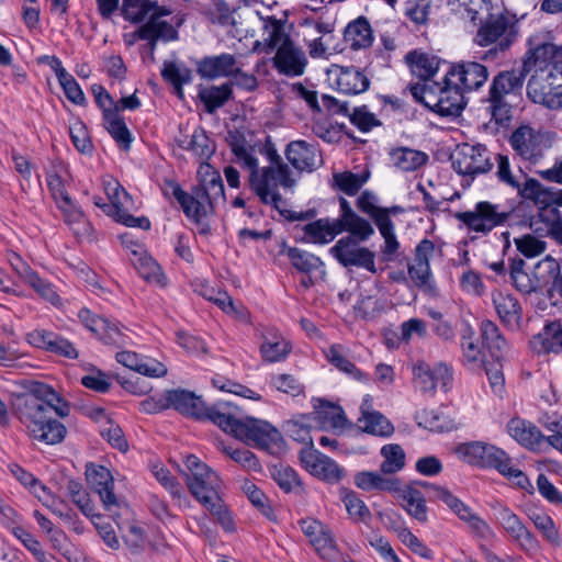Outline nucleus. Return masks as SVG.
<instances>
[{"label":"nucleus","instance_id":"f257e3e1","mask_svg":"<svg viewBox=\"0 0 562 562\" xmlns=\"http://www.w3.org/2000/svg\"><path fill=\"white\" fill-rule=\"evenodd\" d=\"M182 473L192 496L215 516L226 530H231L233 520L218 495L221 481L217 473L193 454L186 457Z\"/></svg>","mask_w":562,"mask_h":562},{"label":"nucleus","instance_id":"f03ea898","mask_svg":"<svg viewBox=\"0 0 562 562\" xmlns=\"http://www.w3.org/2000/svg\"><path fill=\"white\" fill-rule=\"evenodd\" d=\"M479 23L475 43L480 46H492L482 58L491 61L503 59L519 33L516 15L497 7Z\"/></svg>","mask_w":562,"mask_h":562},{"label":"nucleus","instance_id":"7ed1b4c3","mask_svg":"<svg viewBox=\"0 0 562 562\" xmlns=\"http://www.w3.org/2000/svg\"><path fill=\"white\" fill-rule=\"evenodd\" d=\"M215 425L235 438L252 442L262 449H270L272 446H279L282 442V436L276 427L268 422L256 418H237L228 402H226V409L215 415Z\"/></svg>","mask_w":562,"mask_h":562},{"label":"nucleus","instance_id":"20e7f679","mask_svg":"<svg viewBox=\"0 0 562 562\" xmlns=\"http://www.w3.org/2000/svg\"><path fill=\"white\" fill-rule=\"evenodd\" d=\"M48 406H41L35 397H19L16 413L27 434L46 445H56L64 440L67 429L50 416Z\"/></svg>","mask_w":562,"mask_h":562},{"label":"nucleus","instance_id":"39448f33","mask_svg":"<svg viewBox=\"0 0 562 562\" xmlns=\"http://www.w3.org/2000/svg\"><path fill=\"white\" fill-rule=\"evenodd\" d=\"M526 76L520 70L499 71L491 81L486 102L492 119L505 124L513 116V108L520 99Z\"/></svg>","mask_w":562,"mask_h":562},{"label":"nucleus","instance_id":"423d86ee","mask_svg":"<svg viewBox=\"0 0 562 562\" xmlns=\"http://www.w3.org/2000/svg\"><path fill=\"white\" fill-rule=\"evenodd\" d=\"M458 456L469 464L496 469L504 476L514 480L519 487L529 484L522 471L514 468L510 457L501 448L483 441L462 443L457 448Z\"/></svg>","mask_w":562,"mask_h":562},{"label":"nucleus","instance_id":"0eeeda50","mask_svg":"<svg viewBox=\"0 0 562 562\" xmlns=\"http://www.w3.org/2000/svg\"><path fill=\"white\" fill-rule=\"evenodd\" d=\"M232 150L240 166L249 170V187L251 191L259 198L260 202L263 204L272 205L282 216L288 220H303V215L301 213L299 214L286 210V201L280 193H274L271 195V191L268 190L267 178H269L271 175L272 169L259 168L258 159L243 144H233Z\"/></svg>","mask_w":562,"mask_h":562},{"label":"nucleus","instance_id":"6e6552de","mask_svg":"<svg viewBox=\"0 0 562 562\" xmlns=\"http://www.w3.org/2000/svg\"><path fill=\"white\" fill-rule=\"evenodd\" d=\"M200 184L192 188V206L196 213L192 221L199 223L209 211L225 201L224 183L221 175L210 164L201 162L198 170Z\"/></svg>","mask_w":562,"mask_h":562},{"label":"nucleus","instance_id":"1a4fd4ad","mask_svg":"<svg viewBox=\"0 0 562 562\" xmlns=\"http://www.w3.org/2000/svg\"><path fill=\"white\" fill-rule=\"evenodd\" d=\"M496 177L499 182L515 190L522 200L533 202V204H543L549 199V190L546 189L537 179L530 178L520 167L515 171L512 168L508 156L498 154L496 156Z\"/></svg>","mask_w":562,"mask_h":562},{"label":"nucleus","instance_id":"9d476101","mask_svg":"<svg viewBox=\"0 0 562 562\" xmlns=\"http://www.w3.org/2000/svg\"><path fill=\"white\" fill-rule=\"evenodd\" d=\"M454 217L469 231L486 236L494 228L503 226L510 217V212L499 204L480 201L473 210L458 212Z\"/></svg>","mask_w":562,"mask_h":562},{"label":"nucleus","instance_id":"9b49d317","mask_svg":"<svg viewBox=\"0 0 562 562\" xmlns=\"http://www.w3.org/2000/svg\"><path fill=\"white\" fill-rule=\"evenodd\" d=\"M164 400L168 408L172 407L182 415L194 417L198 420H210L213 424H215V415L226 409V402L206 406L200 396L183 389L167 391Z\"/></svg>","mask_w":562,"mask_h":562},{"label":"nucleus","instance_id":"f8f14e48","mask_svg":"<svg viewBox=\"0 0 562 562\" xmlns=\"http://www.w3.org/2000/svg\"><path fill=\"white\" fill-rule=\"evenodd\" d=\"M355 236L342 237L329 249L333 257L345 268L357 267L376 272L375 254L359 245Z\"/></svg>","mask_w":562,"mask_h":562},{"label":"nucleus","instance_id":"ddd939ff","mask_svg":"<svg viewBox=\"0 0 562 562\" xmlns=\"http://www.w3.org/2000/svg\"><path fill=\"white\" fill-rule=\"evenodd\" d=\"M454 170L464 176L485 173L492 169L491 153L483 144H462L452 156Z\"/></svg>","mask_w":562,"mask_h":562},{"label":"nucleus","instance_id":"4468645a","mask_svg":"<svg viewBox=\"0 0 562 562\" xmlns=\"http://www.w3.org/2000/svg\"><path fill=\"white\" fill-rule=\"evenodd\" d=\"M412 371L415 387L424 394H434L438 385L447 391L452 381L451 368L443 362L431 367L426 361L418 360L413 364Z\"/></svg>","mask_w":562,"mask_h":562},{"label":"nucleus","instance_id":"2eb2a0df","mask_svg":"<svg viewBox=\"0 0 562 562\" xmlns=\"http://www.w3.org/2000/svg\"><path fill=\"white\" fill-rule=\"evenodd\" d=\"M555 86L561 87L548 70L536 71L527 83V95L533 103L550 110L562 109V91H554Z\"/></svg>","mask_w":562,"mask_h":562},{"label":"nucleus","instance_id":"dca6fc26","mask_svg":"<svg viewBox=\"0 0 562 562\" xmlns=\"http://www.w3.org/2000/svg\"><path fill=\"white\" fill-rule=\"evenodd\" d=\"M495 516L502 528L521 550L527 553L538 552L540 548L539 541L513 510L508 507L499 506L496 508Z\"/></svg>","mask_w":562,"mask_h":562},{"label":"nucleus","instance_id":"f3484780","mask_svg":"<svg viewBox=\"0 0 562 562\" xmlns=\"http://www.w3.org/2000/svg\"><path fill=\"white\" fill-rule=\"evenodd\" d=\"M260 153L263 154L270 162V166L263 167L262 169H272L271 175L267 178L268 190L271 191V195L279 193V187L292 188L295 184V180L291 177L289 166L283 162L270 136L266 138Z\"/></svg>","mask_w":562,"mask_h":562},{"label":"nucleus","instance_id":"a211bd4d","mask_svg":"<svg viewBox=\"0 0 562 562\" xmlns=\"http://www.w3.org/2000/svg\"><path fill=\"white\" fill-rule=\"evenodd\" d=\"M26 341L38 349L68 359L78 358V351L68 339L47 329H34L26 335Z\"/></svg>","mask_w":562,"mask_h":562},{"label":"nucleus","instance_id":"6ab92c4d","mask_svg":"<svg viewBox=\"0 0 562 562\" xmlns=\"http://www.w3.org/2000/svg\"><path fill=\"white\" fill-rule=\"evenodd\" d=\"M436 498L442 501L461 520L465 521L475 535L482 538L490 535L491 529L487 522L449 490H436Z\"/></svg>","mask_w":562,"mask_h":562},{"label":"nucleus","instance_id":"aec40b11","mask_svg":"<svg viewBox=\"0 0 562 562\" xmlns=\"http://www.w3.org/2000/svg\"><path fill=\"white\" fill-rule=\"evenodd\" d=\"M86 476L91 488L99 494L106 510L112 512L113 508L119 507V501L113 493V476L108 468L88 464Z\"/></svg>","mask_w":562,"mask_h":562},{"label":"nucleus","instance_id":"412c9836","mask_svg":"<svg viewBox=\"0 0 562 562\" xmlns=\"http://www.w3.org/2000/svg\"><path fill=\"white\" fill-rule=\"evenodd\" d=\"M449 80H456L464 91L480 89L488 79L487 67L477 61H462L447 71Z\"/></svg>","mask_w":562,"mask_h":562},{"label":"nucleus","instance_id":"4be33fe9","mask_svg":"<svg viewBox=\"0 0 562 562\" xmlns=\"http://www.w3.org/2000/svg\"><path fill=\"white\" fill-rule=\"evenodd\" d=\"M300 459L305 469L314 476L328 481L337 482L341 477V470L338 464L329 457L311 448L303 449Z\"/></svg>","mask_w":562,"mask_h":562},{"label":"nucleus","instance_id":"5701e85b","mask_svg":"<svg viewBox=\"0 0 562 562\" xmlns=\"http://www.w3.org/2000/svg\"><path fill=\"white\" fill-rule=\"evenodd\" d=\"M288 161L299 171L312 172L322 166L323 159L316 145L305 140H293L285 148Z\"/></svg>","mask_w":562,"mask_h":562},{"label":"nucleus","instance_id":"b1692460","mask_svg":"<svg viewBox=\"0 0 562 562\" xmlns=\"http://www.w3.org/2000/svg\"><path fill=\"white\" fill-rule=\"evenodd\" d=\"M509 143L518 156L531 164H537L543 157L544 145L541 137L528 126L518 127L512 134Z\"/></svg>","mask_w":562,"mask_h":562},{"label":"nucleus","instance_id":"393cba45","mask_svg":"<svg viewBox=\"0 0 562 562\" xmlns=\"http://www.w3.org/2000/svg\"><path fill=\"white\" fill-rule=\"evenodd\" d=\"M273 60L280 72L292 77L301 76L307 63L304 52L292 41H284L281 44Z\"/></svg>","mask_w":562,"mask_h":562},{"label":"nucleus","instance_id":"a878e982","mask_svg":"<svg viewBox=\"0 0 562 562\" xmlns=\"http://www.w3.org/2000/svg\"><path fill=\"white\" fill-rule=\"evenodd\" d=\"M339 206L340 215L333 221L338 223L344 232L350 233L359 241L368 240L374 234L372 225L366 218L359 216L345 198L339 199Z\"/></svg>","mask_w":562,"mask_h":562},{"label":"nucleus","instance_id":"bb28decb","mask_svg":"<svg viewBox=\"0 0 562 562\" xmlns=\"http://www.w3.org/2000/svg\"><path fill=\"white\" fill-rule=\"evenodd\" d=\"M291 351V342L278 329L271 328L261 335L259 352L263 361L268 363L284 361Z\"/></svg>","mask_w":562,"mask_h":562},{"label":"nucleus","instance_id":"cd10ccee","mask_svg":"<svg viewBox=\"0 0 562 562\" xmlns=\"http://www.w3.org/2000/svg\"><path fill=\"white\" fill-rule=\"evenodd\" d=\"M237 70V60L234 55L223 53L216 56H205L196 63V71L205 79L231 77Z\"/></svg>","mask_w":562,"mask_h":562},{"label":"nucleus","instance_id":"c85d7f7f","mask_svg":"<svg viewBox=\"0 0 562 562\" xmlns=\"http://www.w3.org/2000/svg\"><path fill=\"white\" fill-rule=\"evenodd\" d=\"M449 75H445L443 86L439 89V115L458 116L467 103L464 90L456 80H449Z\"/></svg>","mask_w":562,"mask_h":562},{"label":"nucleus","instance_id":"c756f323","mask_svg":"<svg viewBox=\"0 0 562 562\" xmlns=\"http://www.w3.org/2000/svg\"><path fill=\"white\" fill-rule=\"evenodd\" d=\"M507 431L517 442L531 450L540 449L543 442L549 443L548 437L535 424L519 417L508 422Z\"/></svg>","mask_w":562,"mask_h":562},{"label":"nucleus","instance_id":"7c9ffc66","mask_svg":"<svg viewBox=\"0 0 562 562\" xmlns=\"http://www.w3.org/2000/svg\"><path fill=\"white\" fill-rule=\"evenodd\" d=\"M562 57V44L557 46L551 43H542L528 50L527 57L522 61V67L519 69L527 76L530 71H541L542 69L550 70L551 61L553 58Z\"/></svg>","mask_w":562,"mask_h":562},{"label":"nucleus","instance_id":"2f4dec72","mask_svg":"<svg viewBox=\"0 0 562 562\" xmlns=\"http://www.w3.org/2000/svg\"><path fill=\"white\" fill-rule=\"evenodd\" d=\"M336 88L345 94H360L370 87L368 76L357 67H337L336 68Z\"/></svg>","mask_w":562,"mask_h":562},{"label":"nucleus","instance_id":"473e14b6","mask_svg":"<svg viewBox=\"0 0 562 562\" xmlns=\"http://www.w3.org/2000/svg\"><path fill=\"white\" fill-rule=\"evenodd\" d=\"M355 485L366 492H398L401 481L395 476L383 474L375 471H361L355 474Z\"/></svg>","mask_w":562,"mask_h":562},{"label":"nucleus","instance_id":"72a5a7b5","mask_svg":"<svg viewBox=\"0 0 562 562\" xmlns=\"http://www.w3.org/2000/svg\"><path fill=\"white\" fill-rule=\"evenodd\" d=\"M198 98L203 103L205 112L213 114L233 99V83L199 86Z\"/></svg>","mask_w":562,"mask_h":562},{"label":"nucleus","instance_id":"f704fd0d","mask_svg":"<svg viewBox=\"0 0 562 562\" xmlns=\"http://www.w3.org/2000/svg\"><path fill=\"white\" fill-rule=\"evenodd\" d=\"M526 262L518 258L513 259L509 268V277L513 285L524 294H530L547 283L546 276H531L525 270Z\"/></svg>","mask_w":562,"mask_h":562},{"label":"nucleus","instance_id":"c9c22d12","mask_svg":"<svg viewBox=\"0 0 562 562\" xmlns=\"http://www.w3.org/2000/svg\"><path fill=\"white\" fill-rule=\"evenodd\" d=\"M22 397H35L41 406H48V409L54 411L59 417H66L69 414L68 403L45 383H34L31 392Z\"/></svg>","mask_w":562,"mask_h":562},{"label":"nucleus","instance_id":"e433bc0d","mask_svg":"<svg viewBox=\"0 0 562 562\" xmlns=\"http://www.w3.org/2000/svg\"><path fill=\"white\" fill-rule=\"evenodd\" d=\"M405 61L412 74L423 82H427L439 68V59L428 53L411 50L405 55Z\"/></svg>","mask_w":562,"mask_h":562},{"label":"nucleus","instance_id":"4c0bfd02","mask_svg":"<svg viewBox=\"0 0 562 562\" xmlns=\"http://www.w3.org/2000/svg\"><path fill=\"white\" fill-rule=\"evenodd\" d=\"M539 209V216L547 223L548 235L562 246V213L560 206L555 203V196L549 191V199L543 204H535Z\"/></svg>","mask_w":562,"mask_h":562},{"label":"nucleus","instance_id":"58836bf2","mask_svg":"<svg viewBox=\"0 0 562 562\" xmlns=\"http://www.w3.org/2000/svg\"><path fill=\"white\" fill-rule=\"evenodd\" d=\"M480 330L491 357L497 361L504 360L508 353V345L498 327L492 321L484 319L481 323Z\"/></svg>","mask_w":562,"mask_h":562},{"label":"nucleus","instance_id":"ea45409f","mask_svg":"<svg viewBox=\"0 0 562 562\" xmlns=\"http://www.w3.org/2000/svg\"><path fill=\"white\" fill-rule=\"evenodd\" d=\"M533 350L538 353L559 352L562 350V324L552 322L531 340Z\"/></svg>","mask_w":562,"mask_h":562},{"label":"nucleus","instance_id":"a19ab883","mask_svg":"<svg viewBox=\"0 0 562 562\" xmlns=\"http://www.w3.org/2000/svg\"><path fill=\"white\" fill-rule=\"evenodd\" d=\"M493 303L501 321L508 327H517L521 321V306L510 294H493Z\"/></svg>","mask_w":562,"mask_h":562},{"label":"nucleus","instance_id":"79ce46f5","mask_svg":"<svg viewBox=\"0 0 562 562\" xmlns=\"http://www.w3.org/2000/svg\"><path fill=\"white\" fill-rule=\"evenodd\" d=\"M315 419L325 427L334 429H344L348 425L345 412L338 405L329 403L325 400H314Z\"/></svg>","mask_w":562,"mask_h":562},{"label":"nucleus","instance_id":"37998d69","mask_svg":"<svg viewBox=\"0 0 562 562\" xmlns=\"http://www.w3.org/2000/svg\"><path fill=\"white\" fill-rule=\"evenodd\" d=\"M134 36L137 38H158L162 42H171L178 40L179 33L177 27L170 23L164 20H157L156 18H149L148 21L134 33Z\"/></svg>","mask_w":562,"mask_h":562},{"label":"nucleus","instance_id":"c03bdc74","mask_svg":"<svg viewBox=\"0 0 562 562\" xmlns=\"http://www.w3.org/2000/svg\"><path fill=\"white\" fill-rule=\"evenodd\" d=\"M342 232V227L329 218H319L304 227L305 236L314 244H328Z\"/></svg>","mask_w":562,"mask_h":562},{"label":"nucleus","instance_id":"a18cd8bd","mask_svg":"<svg viewBox=\"0 0 562 562\" xmlns=\"http://www.w3.org/2000/svg\"><path fill=\"white\" fill-rule=\"evenodd\" d=\"M345 38L353 49H361L371 46L373 32L366 16H359L350 22L345 31Z\"/></svg>","mask_w":562,"mask_h":562},{"label":"nucleus","instance_id":"49530a36","mask_svg":"<svg viewBox=\"0 0 562 562\" xmlns=\"http://www.w3.org/2000/svg\"><path fill=\"white\" fill-rule=\"evenodd\" d=\"M131 254L130 260L142 278L147 281L160 282L161 269L153 257L148 256L139 245H134Z\"/></svg>","mask_w":562,"mask_h":562},{"label":"nucleus","instance_id":"de8ad7c7","mask_svg":"<svg viewBox=\"0 0 562 562\" xmlns=\"http://www.w3.org/2000/svg\"><path fill=\"white\" fill-rule=\"evenodd\" d=\"M14 267L23 278L24 282L32 286L42 297L54 305L60 304V297L49 282L40 278V276L34 270H32L23 262H21V269L18 268V266Z\"/></svg>","mask_w":562,"mask_h":562},{"label":"nucleus","instance_id":"09e8293b","mask_svg":"<svg viewBox=\"0 0 562 562\" xmlns=\"http://www.w3.org/2000/svg\"><path fill=\"white\" fill-rule=\"evenodd\" d=\"M280 254L285 255L292 266L303 273H310L323 266L322 260L317 256L296 247H290L285 243L282 244Z\"/></svg>","mask_w":562,"mask_h":562},{"label":"nucleus","instance_id":"8fccbe9b","mask_svg":"<svg viewBox=\"0 0 562 562\" xmlns=\"http://www.w3.org/2000/svg\"><path fill=\"white\" fill-rule=\"evenodd\" d=\"M52 59L54 63L52 67L67 99L75 104H83L86 97L76 79L63 67L61 61L57 57H52Z\"/></svg>","mask_w":562,"mask_h":562},{"label":"nucleus","instance_id":"3c124183","mask_svg":"<svg viewBox=\"0 0 562 562\" xmlns=\"http://www.w3.org/2000/svg\"><path fill=\"white\" fill-rule=\"evenodd\" d=\"M363 406L364 403L361 406L362 417L358 419L360 429L381 437H387L393 434L394 428L385 416L379 412L364 411Z\"/></svg>","mask_w":562,"mask_h":562},{"label":"nucleus","instance_id":"603ef678","mask_svg":"<svg viewBox=\"0 0 562 562\" xmlns=\"http://www.w3.org/2000/svg\"><path fill=\"white\" fill-rule=\"evenodd\" d=\"M180 147L192 151L202 162H206L215 151L213 142L202 128L194 130L189 140L180 142Z\"/></svg>","mask_w":562,"mask_h":562},{"label":"nucleus","instance_id":"864d4df0","mask_svg":"<svg viewBox=\"0 0 562 562\" xmlns=\"http://www.w3.org/2000/svg\"><path fill=\"white\" fill-rule=\"evenodd\" d=\"M391 158L397 168L406 172L417 170L428 160V156L424 151L407 147L393 149Z\"/></svg>","mask_w":562,"mask_h":562},{"label":"nucleus","instance_id":"5fc2aeb1","mask_svg":"<svg viewBox=\"0 0 562 562\" xmlns=\"http://www.w3.org/2000/svg\"><path fill=\"white\" fill-rule=\"evenodd\" d=\"M439 89L438 82H423L409 86V91L415 101L424 104L426 108L439 114Z\"/></svg>","mask_w":562,"mask_h":562},{"label":"nucleus","instance_id":"6e6d98bb","mask_svg":"<svg viewBox=\"0 0 562 562\" xmlns=\"http://www.w3.org/2000/svg\"><path fill=\"white\" fill-rule=\"evenodd\" d=\"M403 507L416 520L427 521V506L425 496L416 487H406L402 494Z\"/></svg>","mask_w":562,"mask_h":562},{"label":"nucleus","instance_id":"4d7b16f0","mask_svg":"<svg viewBox=\"0 0 562 562\" xmlns=\"http://www.w3.org/2000/svg\"><path fill=\"white\" fill-rule=\"evenodd\" d=\"M67 493L71 502L79 508V510L88 518L101 519L99 514H94V506L90 498L89 493L83 488L82 484L75 480L67 482Z\"/></svg>","mask_w":562,"mask_h":562},{"label":"nucleus","instance_id":"13d9d810","mask_svg":"<svg viewBox=\"0 0 562 562\" xmlns=\"http://www.w3.org/2000/svg\"><path fill=\"white\" fill-rule=\"evenodd\" d=\"M383 462L380 465V471L383 474H392L401 471L405 465V452L400 445H385L381 449Z\"/></svg>","mask_w":562,"mask_h":562},{"label":"nucleus","instance_id":"bf43d9fd","mask_svg":"<svg viewBox=\"0 0 562 562\" xmlns=\"http://www.w3.org/2000/svg\"><path fill=\"white\" fill-rule=\"evenodd\" d=\"M103 124L113 139L124 149H128L133 140L132 134L122 116L117 113L108 114Z\"/></svg>","mask_w":562,"mask_h":562},{"label":"nucleus","instance_id":"052dcab7","mask_svg":"<svg viewBox=\"0 0 562 562\" xmlns=\"http://www.w3.org/2000/svg\"><path fill=\"white\" fill-rule=\"evenodd\" d=\"M162 193L167 198H173L180 204L186 216L192 220V215L196 213V210H193L192 206V192H186L180 184L173 180H165Z\"/></svg>","mask_w":562,"mask_h":562},{"label":"nucleus","instance_id":"680f3d73","mask_svg":"<svg viewBox=\"0 0 562 562\" xmlns=\"http://www.w3.org/2000/svg\"><path fill=\"white\" fill-rule=\"evenodd\" d=\"M341 501L348 512L349 516L357 522L361 521L368 524L371 519V512L366 503L353 491L346 492Z\"/></svg>","mask_w":562,"mask_h":562},{"label":"nucleus","instance_id":"e2e57ef3","mask_svg":"<svg viewBox=\"0 0 562 562\" xmlns=\"http://www.w3.org/2000/svg\"><path fill=\"white\" fill-rule=\"evenodd\" d=\"M335 186L347 195H355L367 182L368 175H357L351 171L337 172L333 175Z\"/></svg>","mask_w":562,"mask_h":562},{"label":"nucleus","instance_id":"0e129e2a","mask_svg":"<svg viewBox=\"0 0 562 562\" xmlns=\"http://www.w3.org/2000/svg\"><path fill=\"white\" fill-rule=\"evenodd\" d=\"M416 419L419 426L430 431L442 432L452 428L451 422L434 409H422L417 412Z\"/></svg>","mask_w":562,"mask_h":562},{"label":"nucleus","instance_id":"69168bd1","mask_svg":"<svg viewBox=\"0 0 562 562\" xmlns=\"http://www.w3.org/2000/svg\"><path fill=\"white\" fill-rule=\"evenodd\" d=\"M155 5L156 2L149 0H123L122 14L125 20L138 23L144 21Z\"/></svg>","mask_w":562,"mask_h":562},{"label":"nucleus","instance_id":"338daca9","mask_svg":"<svg viewBox=\"0 0 562 562\" xmlns=\"http://www.w3.org/2000/svg\"><path fill=\"white\" fill-rule=\"evenodd\" d=\"M160 75L170 85L189 83L192 79L191 70L183 63L171 60L164 61Z\"/></svg>","mask_w":562,"mask_h":562},{"label":"nucleus","instance_id":"774afa93","mask_svg":"<svg viewBox=\"0 0 562 562\" xmlns=\"http://www.w3.org/2000/svg\"><path fill=\"white\" fill-rule=\"evenodd\" d=\"M539 273H547V283L552 280V291L562 296V271L558 260L551 256H547L537 265Z\"/></svg>","mask_w":562,"mask_h":562}]
</instances>
